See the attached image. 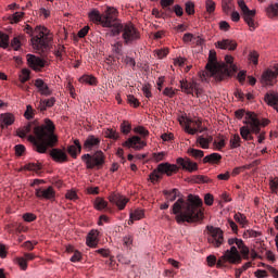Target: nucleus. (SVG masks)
<instances>
[{"label": "nucleus", "instance_id": "1", "mask_svg": "<svg viewBox=\"0 0 278 278\" xmlns=\"http://www.w3.org/2000/svg\"><path fill=\"white\" fill-rule=\"evenodd\" d=\"M31 142L34 151L37 153H47V149L55 147L58 143V136H55V124L53 121L46 118L43 124H38L37 121L29 122L26 126L17 129L18 138H26Z\"/></svg>", "mask_w": 278, "mask_h": 278}, {"label": "nucleus", "instance_id": "2", "mask_svg": "<svg viewBox=\"0 0 278 278\" xmlns=\"http://www.w3.org/2000/svg\"><path fill=\"white\" fill-rule=\"evenodd\" d=\"M203 200L199 195L189 194L187 200L179 198L172 206L176 223H199L203 220Z\"/></svg>", "mask_w": 278, "mask_h": 278}, {"label": "nucleus", "instance_id": "3", "mask_svg": "<svg viewBox=\"0 0 278 278\" xmlns=\"http://www.w3.org/2000/svg\"><path fill=\"white\" fill-rule=\"evenodd\" d=\"M229 250L218 258L217 268H223L228 264H242V260H249V247L244 244L242 239L230 238L228 239Z\"/></svg>", "mask_w": 278, "mask_h": 278}, {"label": "nucleus", "instance_id": "4", "mask_svg": "<svg viewBox=\"0 0 278 278\" xmlns=\"http://www.w3.org/2000/svg\"><path fill=\"white\" fill-rule=\"evenodd\" d=\"M26 34L31 36V45L35 51H39L43 53L49 49V45H51V40H53V36L49 33V29L43 26H36V28H31V26L27 25L25 28Z\"/></svg>", "mask_w": 278, "mask_h": 278}, {"label": "nucleus", "instance_id": "5", "mask_svg": "<svg viewBox=\"0 0 278 278\" xmlns=\"http://www.w3.org/2000/svg\"><path fill=\"white\" fill-rule=\"evenodd\" d=\"M206 72L203 73V77H214L216 81H223L229 77V68L225 64H219L216 61V51L211 50L208 54V62L205 66Z\"/></svg>", "mask_w": 278, "mask_h": 278}, {"label": "nucleus", "instance_id": "6", "mask_svg": "<svg viewBox=\"0 0 278 278\" xmlns=\"http://www.w3.org/2000/svg\"><path fill=\"white\" fill-rule=\"evenodd\" d=\"M118 15V11H116L115 8L109 7L104 11V13H101L98 9H91L88 12V18L91 23L94 25H101V27H106L112 29L116 16Z\"/></svg>", "mask_w": 278, "mask_h": 278}, {"label": "nucleus", "instance_id": "7", "mask_svg": "<svg viewBox=\"0 0 278 278\" xmlns=\"http://www.w3.org/2000/svg\"><path fill=\"white\" fill-rule=\"evenodd\" d=\"M124 40V45H134L137 40H140V31L134 27L132 24H121L118 20L114 22L111 28V36H119Z\"/></svg>", "mask_w": 278, "mask_h": 278}, {"label": "nucleus", "instance_id": "8", "mask_svg": "<svg viewBox=\"0 0 278 278\" xmlns=\"http://www.w3.org/2000/svg\"><path fill=\"white\" fill-rule=\"evenodd\" d=\"M81 160L88 169L92 170V168H97L99 170L105 164V154H103V151H97L93 155L84 154Z\"/></svg>", "mask_w": 278, "mask_h": 278}, {"label": "nucleus", "instance_id": "9", "mask_svg": "<svg viewBox=\"0 0 278 278\" xmlns=\"http://www.w3.org/2000/svg\"><path fill=\"white\" fill-rule=\"evenodd\" d=\"M179 170V167L175 164L170 163H161L157 165L156 169H154L150 174V180L157 181V179H162V175H167V177H170L174 173H177Z\"/></svg>", "mask_w": 278, "mask_h": 278}, {"label": "nucleus", "instance_id": "10", "mask_svg": "<svg viewBox=\"0 0 278 278\" xmlns=\"http://www.w3.org/2000/svg\"><path fill=\"white\" fill-rule=\"evenodd\" d=\"M238 5H239V8H240V10L242 12V18L244 20L247 25H249L250 30L251 31L255 30V28L257 27L255 25V14H256V11L249 9V7L244 2V0H238Z\"/></svg>", "mask_w": 278, "mask_h": 278}, {"label": "nucleus", "instance_id": "11", "mask_svg": "<svg viewBox=\"0 0 278 278\" xmlns=\"http://www.w3.org/2000/svg\"><path fill=\"white\" fill-rule=\"evenodd\" d=\"M206 229L210 233L207 238L208 244H211V247H214L215 249H219L220 245L225 243L223 230L214 226H207Z\"/></svg>", "mask_w": 278, "mask_h": 278}, {"label": "nucleus", "instance_id": "12", "mask_svg": "<svg viewBox=\"0 0 278 278\" xmlns=\"http://www.w3.org/2000/svg\"><path fill=\"white\" fill-rule=\"evenodd\" d=\"M245 125H250L252 132L256 135L262 131L261 127H266V125L270 123L268 119H263V122H261L260 118H257V115L253 112L245 113Z\"/></svg>", "mask_w": 278, "mask_h": 278}, {"label": "nucleus", "instance_id": "13", "mask_svg": "<svg viewBox=\"0 0 278 278\" xmlns=\"http://www.w3.org/2000/svg\"><path fill=\"white\" fill-rule=\"evenodd\" d=\"M146 144L147 143L142 140V138L139 136H132L123 143V147H126V149H134L135 151H142Z\"/></svg>", "mask_w": 278, "mask_h": 278}, {"label": "nucleus", "instance_id": "14", "mask_svg": "<svg viewBox=\"0 0 278 278\" xmlns=\"http://www.w3.org/2000/svg\"><path fill=\"white\" fill-rule=\"evenodd\" d=\"M202 125L203 123L201 122V119H187L185 131H187V134H190L191 136H194L197 131H200V134H203L205 129L201 128Z\"/></svg>", "mask_w": 278, "mask_h": 278}, {"label": "nucleus", "instance_id": "15", "mask_svg": "<svg viewBox=\"0 0 278 278\" xmlns=\"http://www.w3.org/2000/svg\"><path fill=\"white\" fill-rule=\"evenodd\" d=\"M35 197H37V199L53 201V199H55V190L51 186L48 188H37L35 189Z\"/></svg>", "mask_w": 278, "mask_h": 278}, {"label": "nucleus", "instance_id": "16", "mask_svg": "<svg viewBox=\"0 0 278 278\" xmlns=\"http://www.w3.org/2000/svg\"><path fill=\"white\" fill-rule=\"evenodd\" d=\"M109 201L110 203L116 205V207L121 211L127 207V203H129V199H127L125 195L121 193H112L109 197Z\"/></svg>", "mask_w": 278, "mask_h": 278}, {"label": "nucleus", "instance_id": "17", "mask_svg": "<svg viewBox=\"0 0 278 278\" xmlns=\"http://www.w3.org/2000/svg\"><path fill=\"white\" fill-rule=\"evenodd\" d=\"M178 166H181L184 170H188L189 173H194V170H199V165L195 162H192L190 159L178 157L176 160Z\"/></svg>", "mask_w": 278, "mask_h": 278}, {"label": "nucleus", "instance_id": "18", "mask_svg": "<svg viewBox=\"0 0 278 278\" xmlns=\"http://www.w3.org/2000/svg\"><path fill=\"white\" fill-rule=\"evenodd\" d=\"M274 70L275 71L267 70L262 75L263 83L266 86H273V84H275V79H277V76H278V64L274 66Z\"/></svg>", "mask_w": 278, "mask_h": 278}, {"label": "nucleus", "instance_id": "19", "mask_svg": "<svg viewBox=\"0 0 278 278\" xmlns=\"http://www.w3.org/2000/svg\"><path fill=\"white\" fill-rule=\"evenodd\" d=\"M27 64L33 71H40V68H45V61L34 54H27Z\"/></svg>", "mask_w": 278, "mask_h": 278}, {"label": "nucleus", "instance_id": "20", "mask_svg": "<svg viewBox=\"0 0 278 278\" xmlns=\"http://www.w3.org/2000/svg\"><path fill=\"white\" fill-rule=\"evenodd\" d=\"M50 157H52L54 162H59L60 164L68 162V154H66L64 150L58 148H53L50 151Z\"/></svg>", "mask_w": 278, "mask_h": 278}, {"label": "nucleus", "instance_id": "21", "mask_svg": "<svg viewBox=\"0 0 278 278\" xmlns=\"http://www.w3.org/2000/svg\"><path fill=\"white\" fill-rule=\"evenodd\" d=\"M216 49H223L228 51H236L238 49V42L233 39H223L215 43Z\"/></svg>", "mask_w": 278, "mask_h": 278}, {"label": "nucleus", "instance_id": "22", "mask_svg": "<svg viewBox=\"0 0 278 278\" xmlns=\"http://www.w3.org/2000/svg\"><path fill=\"white\" fill-rule=\"evenodd\" d=\"M34 86L38 89V92H40L42 97H51L53 93V91L50 90L49 85H47L42 78H37Z\"/></svg>", "mask_w": 278, "mask_h": 278}, {"label": "nucleus", "instance_id": "23", "mask_svg": "<svg viewBox=\"0 0 278 278\" xmlns=\"http://www.w3.org/2000/svg\"><path fill=\"white\" fill-rule=\"evenodd\" d=\"M101 139L91 135L86 138L83 147L86 151H92V149H99Z\"/></svg>", "mask_w": 278, "mask_h": 278}, {"label": "nucleus", "instance_id": "24", "mask_svg": "<svg viewBox=\"0 0 278 278\" xmlns=\"http://www.w3.org/2000/svg\"><path fill=\"white\" fill-rule=\"evenodd\" d=\"M264 101L267 105L275 108L278 111V93L275 91L267 92L264 97Z\"/></svg>", "mask_w": 278, "mask_h": 278}, {"label": "nucleus", "instance_id": "25", "mask_svg": "<svg viewBox=\"0 0 278 278\" xmlns=\"http://www.w3.org/2000/svg\"><path fill=\"white\" fill-rule=\"evenodd\" d=\"M67 153H70L74 160H77V154L81 153V143L78 139L74 140V144L67 148Z\"/></svg>", "mask_w": 278, "mask_h": 278}, {"label": "nucleus", "instance_id": "26", "mask_svg": "<svg viewBox=\"0 0 278 278\" xmlns=\"http://www.w3.org/2000/svg\"><path fill=\"white\" fill-rule=\"evenodd\" d=\"M144 218V210L137 208L129 214L128 225H134L136 220H142Z\"/></svg>", "mask_w": 278, "mask_h": 278}, {"label": "nucleus", "instance_id": "27", "mask_svg": "<svg viewBox=\"0 0 278 278\" xmlns=\"http://www.w3.org/2000/svg\"><path fill=\"white\" fill-rule=\"evenodd\" d=\"M223 155L218 153H211L203 159V164H220Z\"/></svg>", "mask_w": 278, "mask_h": 278}, {"label": "nucleus", "instance_id": "28", "mask_svg": "<svg viewBox=\"0 0 278 278\" xmlns=\"http://www.w3.org/2000/svg\"><path fill=\"white\" fill-rule=\"evenodd\" d=\"M93 205L99 212L103 210H106V212H112V208L108 207V201H105L103 198H97Z\"/></svg>", "mask_w": 278, "mask_h": 278}, {"label": "nucleus", "instance_id": "29", "mask_svg": "<svg viewBox=\"0 0 278 278\" xmlns=\"http://www.w3.org/2000/svg\"><path fill=\"white\" fill-rule=\"evenodd\" d=\"M86 244L87 247H91L92 249L97 248V245L99 244V241L97 240V231L92 230L91 232H89V235L87 236Z\"/></svg>", "mask_w": 278, "mask_h": 278}, {"label": "nucleus", "instance_id": "30", "mask_svg": "<svg viewBox=\"0 0 278 278\" xmlns=\"http://www.w3.org/2000/svg\"><path fill=\"white\" fill-rule=\"evenodd\" d=\"M180 88L186 94H193L194 92V84L188 83L187 80H180Z\"/></svg>", "mask_w": 278, "mask_h": 278}, {"label": "nucleus", "instance_id": "31", "mask_svg": "<svg viewBox=\"0 0 278 278\" xmlns=\"http://www.w3.org/2000/svg\"><path fill=\"white\" fill-rule=\"evenodd\" d=\"M0 122L2 123V129H3L4 125L7 127L10 125H13L14 124V115H12L10 113L1 114Z\"/></svg>", "mask_w": 278, "mask_h": 278}, {"label": "nucleus", "instance_id": "32", "mask_svg": "<svg viewBox=\"0 0 278 278\" xmlns=\"http://www.w3.org/2000/svg\"><path fill=\"white\" fill-rule=\"evenodd\" d=\"M225 66H227L228 71H229V76L231 75V73H236V71H238V67H236V65H233V56L231 55H226L225 56ZM229 64V65H227Z\"/></svg>", "mask_w": 278, "mask_h": 278}, {"label": "nucleus", "instance_id": "33", "mask_svg": "<svg viewBox=\"0 0 278 278\" xmlns=\"http://www.w3.org/2000/svg\"><path fill=\"white\" fill-rule=\"evenodd\" d=\"M187 153L191 157H194V160H201V157H203V155H205V152H203L202 150H197L194 148H189Z\"/></svg>", "mask_w": 278, "mask_h": 278}, {"label": "nucleus", "instance_id": "34", "mask_svg": "<svg viewBox=\"0 0 278 278\" xmlns=\"http://www.w3.org/2000/svg\"><path fill=\"white\" fill-rule=\"evenodd\" d=\"M163 194L166 195L167 201L173 202V201H176L177 197H179V190L178 189H173L170 191L165 190L163 191Z\"/></svg>", "mask_w": 278, "mask_h": 278}, {"label": "nucleus", "instance_id": "35", "mask_svg": "<svg viewBox=\"0 0 278 278\" xmlns=\"http://www.w3.org/2000/svg\"><path fill=\"white\" fill-rule=\"evenodd\" d=\"M212 137L204 138L203 136L198 137L197 142L200 144L201 149H210V142H212Z\"/></svg>", "mask_w": 278, "mask_h": 278}, {"label": "nucleus", "instance_id": "36", "mask_svg": "<svg viewBox=\"0 0 278 278\" xmlns=\"http://www.w3.org/2000/svg\"><path fill=\"white\" fill-rule=\"evenodd\" d=\"M104 136L110 140H118V138H121V135L112 128L104 130Z\"/></svg>", "mask_w": 278, "mask_h": 278}, {"label": "nucleus", "instance_id": "37", "mask_svg": "<svg viewBox=\"0 0 278 278\" xmlns=\"http://www.w3.org/2000/svg\"><path fill=\"white\" fill-rule=\"evenodd\" d=\"M25 170H34V173H40L42 165L40 163H28L24 166Z\"/></svg>", "mask_w": 278, "mask_h": 278}, {"label": "nucleus", "instance_id": "38", "mask_svg": "<svg viewBox=\"0 0 278 278\" xmlns=\"http://www.w3.org/2000/svg\"><path fill=\"white\" fill-rule=\"evenodd\" d=\"M0 47H2V49L10 47V37L2 31H0Z\"/></svg>", "mask_w": 278, "mask_h": 278}, {"label": "nucleus", "instance_id": "39", "mask_svg": "<svg viewBox=\"0 0 278 278\" xmlns=\"http://www.w3.org/2000/svg\"><path fill=\"white\" fill-rule=\"evenodd\" d=\"M80 81H83V84H88L89 86H97V78L94 76L84 75L80 78Z\"/></svg>", "mask_w": 278, "mask_h": 278}, {"label": "nucleus", "instance_id": "40", "mask_svg": "<svg viewBox=\"0 0 278 278\" xmlns=\"http://www.w3.org/2000/svg\"><path fill=\"white\" fill-rule=\"evenodd\" d=\"M166 155H168L167 152H154L152 153V160L153 162H164V160H166Z\"/></svg>", "mask_w": 278, "mask_h": 278}, {"label": "nucleus", "instance_id": "41", "mask_svg": "<svg viewBox=\"0 0 278 278\" xmlns=\"http://www.w3.org/2000/svg\"><path fill=\"white\" fill-rule=\"evenodd\" d=\"M241 142H242V140L240 139V135H233L230 138V148L231 149H238V147H240Z\"/></svg>", "mask_w": 278, "mask_h": 278}, {"label": "nucleus", "instance_id": "42", "mask_svg": "<svg viewBox=\"0 0 278 278\" xmlns=\"http://www.w3.org/2000/svg\"><path fill=\"white\" fill-rule=\"evenodd\" d=\"M240 134H241V137L243 138V140L249 139V135H250V134H253V130L251 129V125H249V126H242V127L240 128Z\"/></svg>", "mask_w": 278, "mask_h": 278}, {"label": "nucleus", "instance_id": "43", "mask_svg": "<svg viewBox=\"0 0 278 278\" xmlns=\"http://www.w3.org/2000/svg\"><path fill=\"white\" fill-rule=\"evenodd\" d=\"M121 131L122 134H124L125 136H127L128 134H130L131 131V124L127 121H124L122 124H121Z\"/></svg>", "mask_w": 278, "mask_h": 278}, {"label": "nucleus", "instance_id": "44", "mask_svg": "<svg viewBox=\"0 0 278 278\" xmlns=\"http://www.w3.org/2000/svg\"><path fill=\"white\" fill-rule=\"evenodd\" d=\"M236 223H239V225H242V227H244V225H247V216H244V214L242 213H236L233 216Z\"/></svg>", "mask_w": 278, "mask_h": 278}, {"label": "nucleus", "instance_id": "45", "mask_svg": "<svg viewBox=\"0 0 278 278\" xmlns=\"http://www.w3.org/2000/svg\"><path fill=\"white\" fill-rule=\"evenodd\" d=\"M185 11L188 16H192L194 14V2L188 1L185 3Z\"/></svg>", "mask_w": 278, "mask_h": 278}, {"label": "nucleus", "instance_id": "46", "mask_svg": "<svg viewBox=\"0 0 278 278\" xmlns=\"http://www.w3.org/2000/svg\"><path fill=\"white\" fill-rule=\"evenodd\" d=\"M134 132L135 134H139V136H142V138H147V136H149V130H147L144 127L142 126H137L134 128Z\"/></svg>", "mask_w": 278, "mask_h": 278}, {"label": "nucleus", "instance_id": "47", "mask_svg": "<svg viewBox=\"0 0 278 278\" xmlns=\"http://www.w3.org/2000/svg\"><path fill=\"white\" fill-rule=\"evenodd\" d=\"M269 188L274 194H277L278 190V177L269 180Z\"/></svg>", "mask_w": 278, "mask_h": 278}, {"label": "nucleus", "instance_id": "48", "mask_svg": "<svg viewBox=\"0 0 278 278\" xmlns=\"http://www.w3.org/2000/svg\"><path fill=\"white\" fill-rule=\"evenodd\" d=\"M29 70H22V75L20 76L21 84H25L26 81H29Z\"/></svg>", "mask_w": 278, "mask_h": 278}, {"label": "nucleus", "instance_id": "49", "mask_svg": "<svg viewBox=\"0 0 278 278\" xmlns=\"http://www.w3.org/2000/svg\"><path fill=\"white\" fill-rule=\"evenodd\" d=\"M249 60H250V62H252L255 66H257L258 60H260V54H258L256 51H252V52H250Z\"/></svg>", "mask_w": 278, "mask_h": 278}, {"label": "nucleus", "instance_id": "50", "mask_svg": "<svg viewBox=\"0 0 278 278\" xmlns=\"http://www.w3.org/2000/svg\"><path fill=\"white\" fill-rule=\"evenodd\" d=\"M222 8L225 14H229V12H231V8H233V3H231V0H228L227 2H223Z\"/></svg>", "mask_w": 278, "mask_h": 278}, {"label": "nucleus", "instance_id": "51", "mask_svg": "<svg viewBox=\"0 0 278 278\" xmlns=\"http://www.w3.org/2000/svg\"><path fill=\"white\" fill-rule=\"evenodd\" d=\"M24 116L27 121H31V118H34V109L31 108V105L26 106Z\"/></svg>", "mask_w": 278, "mask_h": 278}, {"label": "nucleus", "instance_id": "52", "mask_svg": "<svg viewBox=\"0 0 278 278\" xmlns=\"http://www.w3.org/2000/svg\"><path fill=\"white\" fill-rule=\"evenodd\" d=\"M11 47L14 51H18V49H21V39L18 37H14L11 40Z\"/></svg>", "mask_w": 278, "mask_h": 278}, {"label": "nucleus", "instance_id": "53", "mask_svg": "<svg viewBox=\"0 0 278 278\" xmlns=\"http://www.w3.org/2000/svg\"><path fill=\"white\" fill-rule=\"evenodd\" d=\"M257 236H260V232L253 229H248L243 233V238H257Z\"/></svg>", "mask_w": 278, "mask_h": 278}, {"label": "nucleus", "instance_id": "54", "mask_svg": "<svg viewBox=\"0 0 278 278\" xmlns=\"http://www.w3.org/2000/svg\"><path fill=\"white\" fill-rule=\"evenodd\" d=\"M127 101H128V103H129L130 105H134L135 108H140V101H138V100L136 99V97L129 94V96L127 97Z\"/></svg>", "mask_w": 278, "mask_h": 278}, {"label": "nucleus", "instance_id": "55", "mask_svg": "<svg viewBox=\"0 0 278 278\" xmlns=\"http://www.w3.org/2000/svg\"><path fill=\"white\" fill-rule=\"evenodd\" d=\"M16 263L22 270H27V260H25L24 257H18L16 258Z\"/></svg>", "mask_w": 278, "mask_h": 278}, {"label": "nucleus", "instance_id": "56", "mask_svg": "<svg viewBox=\"0 0 278 278\" xmlns=\"http://www.w3.org/2000/svg\"><path fill=\"white\" fill-rule=\"evenodd\" d=\"M207 266H218V261L216 260L215 255H208L206 257Z\"/></svg>", "mask_w": 278, "mask_h": 278}, {"label": "nucleus", "instance_id": "57", "mask_svg": "<svg viewBox=\"0 0 278 278\" xmlns=\"http://www.w3.org/2000/svg\"><path fill=\"white\" fill-rule=\"evenodd\" d=\"M214 10H216V3H214V1L212 0H206V12H208V14H212Z\"/></svg>", "mask_w": 278, "mask_h": 278}, {"label": "nucleus", "instance_id": "58", "mask_svg": "<svg viewBox=\"0 0 278 278\" xmlns=\"http://www.w3.org/2000/svg\"><path fill=\"white\" fill-rule=\"evenodd\" d=\"M155 54L159 58V60H164V58H166V55H168V49L156 50Z\"/></svg>", "mask_w": 278, "mask_h": 278}, {"label": "nucleus", "instance_id": "59", "mask_svg": "<svg viewBox=\"0 0 278 278\" xmlns=\"http://www.w3.org/2000/svg\"><path fill=\"white\" fill-rule=\"evenodd\" d=\"M173 12L176 14V16H184V8H181L179 4L174 5Z\"/></svg>", "mask_w": 278, "mask_h": 278}, {"label": "nucleus", "instance_id": "60", "mask_svg": "<svg viewBox=\"0 0 278 278\" xmlns=\"http://www.w3.org/2000/svg\"><path fill=\"white\" fill-rule=\"evenodd\" d=\"M204 203L205 205H214V195H212L211 193H206L204 195Z\"/></svg>", "mask_w": 278, "mask_h": 278}, {"label": "nucleus", "instance_id": "61", "mask_svg": "<svg viewBox=\"0 0 278 278\" xmlns=\"http://www.w3.org/2000/svg\"><path fill=\"white\" fill-rule=\"evenodd\" d=\"M23 219L26 223H34V220H36V216L33 213H26L23 215Z\"/></svg>", "mask_w": 278, "mask_h": 278}, {"label": "nucleus", "instance_id": "62", "mask_svg": "<svg viewBox=\"0 0 278 278\" xmlns=\"http://www.w3.org/2000/svg\"><path fill=\"white\" fill-rule=\"evenodd\" d=\"M163 94L173 99V97H175V91L173 90V87H167L164 89Z\"/></svg>", "mask_w": 278, "mask_h": 278}, {"label": "nucleus", "instance_id": "63", "mask_svg": "<svg viewBox=\"0 0 278 278\" xmlns=\"http://www.w3.org/2000/svg\"><path fill=\"white\" fill-rule=\"evenodd\" d=\"M131 244H134V236L127 235L126 237H124V245L131 247Z\"/></svg>", "mask_w": 278, "mask_h": 278}, {"label": "nucleus", "instance_id": "64", "mask_svg": "<svg viewBox=\"0 0 278 278\" xmlns=\"http://www.w3.org/2000/svg\"><path fill=\"white\" fill-rule=\"evenodd\" d=\"M255 277L257 278H266L268 277V273L264 269H257L255 273H254Z\"/></svg>", "mask_w": 278, "mask_h": 278}]
</instances>
